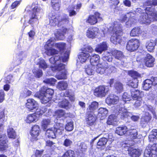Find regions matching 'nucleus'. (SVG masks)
Returning a JSON list of instances; mask_svg holds the SVG:
<instances>
[{"mask_svg":"<svg viewBox=\"0 0 157 157\" xmlns=\"http://www.w3.org/2000/svg\"><path fill=\"white\" fill-rule=\"evenodd\" d=\"M70 51L67 50L62 55L61 58L58 56H56L51 57L49 59L50 62L53 64H55L54 67L51 66V68L53 71H56V69L60 70L64 68V64L61 63V60L63 62L67 61L69 59Z\"/></svg>","mask_w":157,"mask_h":157,"instance_id":"1","label":"nucleus"},{"mask_svg":"<svg viewBox=\"0 0 157 157\" xmlns=\"http://www.w3.org/2000/svg\"><path fill=\"white\" fill-rule=\"evenodd\" d=\"M108 33H113L110 39V41L113 44H117L121 42V36L119 34L122 32L121 25L117 22H114L113 25L107 29Z\"/></svg>","mask_w":157,"mask_h":157,"instance_id":"2","label":"nucleus"},{"mask_svg":"<svg viewBox=\"0 0 157 157\" xmlns=\"http://www.w3.org/2000/svg\"><path fill=\"white\" fill-rule=\"evenodd\" d=\"M150 9L149 7L146 8V13H143L140 17L139 21L140 23L148 25L151 22L157 21V12L151 13L152 10L150 11Z\"/></svg>","mask_w":157,"mask_h":157,"instance_id":"3","label":"nucleus"},{"mask_svg":"<svg viewBox=\"0 0 157 157\" xmlns=\"http://www.w3.org/2000/svg\"><path fill=\"white\" fill-rule=\"evenodd\" d=\"M53 94L54 90L52 89H46V87H43L40 92L35 94V96L40 99L43 104H46L51 100Z\"/></svg>","mask_w":157,"mask_h":157,"instance_id":"4","label":"nucleus"},{"mask_svg":"<svg viewBox=\"0 0 157 157\" xmlns=\"http://www.w3.org/2000/svg\"><path fill=\"white\" fill-rule=\"evenodd\" d=\"M64 126L62 123H57L53 127L48 129L46 131V135L48 138H55L56 135L61 134L64 131Z\"/></svg>","mask_w":157,"mask_h":157,"instance_id":"5","label":"nucleus"},{"mask_svg":"<svg viewBox=\"0 0 157 157\" xmlns=\"http://www.w3.org/2000/svg\"><path fill=\"white\" fill-rule=\"evenodd\" d=\"M118 113V117H120L122 119L124 118H131L133 121H136L138 120L140 118L138 116L132 115L131 113L128 112L124 107L120 108L119 109Z\"/></svg>","mask_w":157,"mask_h":157,"instance_id":"6","label":"nucleus"},{"mask_svg":"<svg viewBox=\"0 0 157 157\" xmlns=\"http://www.w3.org/2000/svg\"><path fill=\"white\" fill-rule=\"evenodd\" d=\"M54 40L51 38L47 41L45 45V53L48 56H52L58 54V51L53 48L54 46Z\"/></svg>","mask_w":157,"mask_h":157,"instance_id":"7","label":"nucleus"},{"mask_svg":"<svg viewBox=\"0 0 157 157\" xmlns=\"http://www.w3.org/2000/svg\"><path fill=\"white\" fill-rule=\"evenodd\" d=\"M96 66V72L101 75L104 74L109 68V73L112 72L115 69L113 67L109 66L108 63L105 62L98 63Z\"/></svg>","mask_w":157,"mask_h":157,"instance_id":"8","label":"nucleus"},{"mask_svg":"<svg viewBox=\"0 0 157 157\" xmlns=\"http://www.w3.org/2000/svg\"><path fill=\"white\" fill-rule=\"evenodd\" d=\"M145 157H157V144H149L145 150Z\"/></svg>","mask_w":157,"mask_h":157,"instance_id":"9","label":"nucleus"},{"mask_svg":"<svg viewBox=\"0 0 157 157\" xmlns=\"http://www.w3.org/2000/svg\"><path fill=\"white\" fill-rule=\"evenodd\" d=\"M136 60L138 62H143L146 66L151 67L154 65L155 59L151 55L147 54L144 59L142 58V55H141L140 57H137Z\"/></svg>","mask_w":157,"mask_h":157,"instance_id":"10","label":"nucleus"},{"mask_svg":"<svg viewBox=\"0 0 157 157\" xmlns=\"http://www.w3.org/2000/svg\"><path fill=\"white\" fill-rule=\"evenodd\" d=\"M109 91L108 87L105 86H100L94 90V95L97 97L102 98L105 97Z\"/></svg>","mask_w":157,"mask_h":157,"instance_id":"11","label":"nucleus"},{"mask_svg":"<svg viewBox=\"0 0 157 157\" xmlns=\"http://www.w3.org/2000/svg\"><path fill=\"white\" fill-rule=\"evenodd\" d=\"M139 46V40L136 39H133L128 41L126 47L128 51L132 52L137 49Z\"/></svg>","mask_w":157,"mask_h":157,"instance_id":"12","label":"nucleus"},{"mask_svg":"<svg viewBox=\"0 0 157 157\" xmlns=\"http://www.w3.org/2000/svg\"><path fill=\"white\" fill-rule=\"evenodd\" d=\"M114 83V88L115 91L117 93H120L123 90V86L120 81L114 80L113 79H110L109 82L110 87H112Z\"/></svg>","mask_w":157,"mask_h":157,"instance_id":"13","label":"nucleus"},{"mask_svg":"<svg viewBox=\"0 0 157 157\" xmlns=\"http://www.w3.org/2000/svg\"><path fill=\"white\" fill-rule=\"evenodd\" d=\"M56 102H59V107L65 109H69L70 106V103L68 100L64 98V97H57Z\"/></svg>","mask_w":157,"mask_h":157,"instance_id":"14","label":"nucleus"},{"mask_svg":"<svg viewBox=\"0 0 157 157\" xmlns=\"http://www.w3.org/2000/svg\"><path fill=\"white\" fill-rule=\"evenodd\" d=\"M101 20L102 18L100 17V14L98 12H96L94 15L89 16L86 21L91 25H94L98 21H100Z\"/></svg>","mask_w":157,"mask_h":157,"instance_id":"15","label":"nucleus"},{"mask_svg":"<svg viewBox=\"0 0 157 157\" xmlns=\"http://www.w3.org/2000/svg\"><path fill=\"white\" fill-rule=\"evenodd\" d=\"M40 132V129L38 125H35L32 127L30 132L31 136L30 139L32 141H36L37 140V137Z\"/></svg>","mask_w":157,"mask_h":157,"instance_id":"16","label":"nucleus"},{"mask_svg":"<svg viewBox=\"0 0 157 157\" xmlns=\"http://www.w3.org/2000/svg\"><path fill=\"white\" fill-rule=\"evenodd\" d=\"M99 33V30L97 27H91L88 28L86 35L89 38L94 39Z\"/></svg>","mask_w":157,"mask_h":157,"instance_id":"17","label":"nucleus"},{"mask_svg":"<svg viewBox=\"0 0 157 157\" xmlns=\"http://www.w3.org/2000/svg\"><path fill=\"white\" fill-rule=\"evenodd\" d=\"M26 103V106L30 111L36 109L38 108V105L37 102L32 98L28 99Z\"/></svg>","mask_w":157,"mask_h":157,"instance_id":"18","label":"nucleus"},{"mask_svg":"<svg viewBox=\"0 0 157 157\" xmlns=\"http://www.w3.org/2000/svg\"><path fill=\"white\" fill-rule=\"evenodd\" d=\"M7 137L6 135H3V136L0 137V151H6L8 150L9 147L7 144Z\"/></svg>","mask_w":157,"mask_h":157,"instance_id":"19","label":"nucleus"},{"mask_svg":"<svg viewBox=\"0 0 157 157\" xmlns=\"http://www.w3.org/2000/svg\"><path fill=\"white\" fill-rule=\"evenodd\" d=\"M108 47L107 43L106 42H103L96 45L95 50L96 52L101 54L103 51L107 50Z\"/></svg>","mask_w":157,"mask_h":157,"instance_id":"20","label":"nucleus"},{"mask_svg":"<svg viewBox=\"0 0 157 157\" xmlns=\"http://www.w3.org/2000/svg\"><path fill=\"white\" fill-rule=\"evenodd\" d=\"M131 95L132 98L134 100L137 99H140L143 94V92L138 89L132 88L130 90Z\"/></svg>","mask_w":157,"mask_h":157,"instance_id":"21","label":"nucleus"},{"mask_svg":"<svg viewBox=\"0 0 157 157\" xmlns=\"http://www.w3.org/2000/svg\"><path fill=\"white\" fill-rule=\"evenodd\" d=\"M108 135V137L107 138L103 137L100 138L99 140L97 145V148L98 149H103L105 148L108 139L110 138L109 137V134Z\"/></svg>","mask_w":157,"mask_h":157,"instance_id":"22","label":"nucleus"},{"mask_svg":"<svg viewBox=\"0 0 157 157\" xmlns=\"http://www.w3.org/2000/svg\"><path fill=\"white\" fill-rule=\"evenodd\" d=\"M119 101V98L113 94H111L106 99V102L108 105L116 104Z\"/></svg>","mask_w":157,"mask_h":157,"instance_id":"23","label":"nucleus"},{"mask_svg":"<svg viewBox=\"0 0 157 157\" xmlns=\"http://www.w3.org/2000/svg\"><path fill=\"white\" fill-rule=\"evenodd\" d=\"M86 119V123L90 126H92L94 124L96 120V117L93 113L88 112L87 116Z\"/></svg>","mask_w":157,"mask_h":157,"instance_id":"24","label":"nucleus"},{"mask_svg":"<svg viewBox=\"0 0 157 157\" xmlns=\"http://www.w3.org/2000/svg\"><path fill=\"white\" fill-rule=\"evenodd\" d=\"M112 55L117 59L124 63V59H125L123 53L120 51L115 50L112 51Z\"/></svg>","mask_w":157,"mask_h":157,"instance_id":"25","label":"nucleus"},{"mask_svg":"<svg viewBox=\"0 0 157 157\" xmlns=\"http://www.w3.org/2000/svg\"><path fill=\"white\" fill-rule=\"evenodd\" d=\"M39 116L36 112L28 115L26 118L25 121L28 123H30L36 122L38 120Z\"/></svg>","mask_w":157,"mask_h":157,"instance_id":"26","label":"nucleus"},{"mask_svg":"<svg viewBox=\"0 0 157 157\" xmlns=\"http://www.w3.org/2000/svg\"><path fill=\"white\" fill-rule=\"evenodd\" d=\"M67 29L63 27L62 29L57 30L56 32L55 33V35L56 38L60 40H62L64 39V35L67 31Z\"/></svg>","mask_w":157,"mask_h":157,"instance_id":"27","label":"nucleus"},{"mask_svg":"<svg viewBox=\"0 0 157 157\" xmlns=\"http://www.w3.org/2000/svg\"><path fill=\"white\" fill-rule=\"evenodd\" d=\"M54 116L56 117L57 118H60L63 117H71V116L70 113H66L63 109H59L55 111Z\"/></svg>","mask_w":157,"mask_h":157,"instance_id":"28","label":"nucleus"},{"mask_svg":"<svg viewBox=\"0 0 157 157\" xmlns=\"http://www.w3.org/2000/svg\"><path fill=\"white\" fill-rule=\"evenodd\" d=\"M34 61L35 63L38 65L40 68L45 70L48 67V65L43 59L36 58Z\"/></svg>","mask_w":157,"mask_h":157,"instance_id":"29","label":"nucleus"},{"mask_svg":"<svg viewBox=\"0 0 157 157\" xmlns=\"http://www.w3.org/2000/svg\"><path fill=\"white\" fill-rule=\"evenodd\" d=\"M127 135L128 136L131 140L138 138V131L137 130L134 128H131L128 130Z\"/></svg>","mask_w":157,"mask_h":157,"instance_id":"30","label":"nucleus"},{"mask_svg":"<svg viewBox=\"0 0 157 157\" xmlns=\"http://www.w3.org/2000/svg\"><path fill=\"white\" fill-rule=\"evenodd\" d=\"M65 65L64 68L60 70L56 69V71H60L59 73L56 75V78L58 79H65L67 78V71L65 70Z\"/></svg>","mask_w":157,"mask_h":157,"instance_id":"31","label":"nucleus"},{"mask_svg":"<svg viewBox=\"0 0 157 157\" xmlns=\"http://www.w3.org/2000/svg\"><path fill=\"white\" fill-rule=\"evenodd\" d=\"M144 5L145 6H151V7H149L151 8L150 11L152 10L151 13L157 12L154 11V6L157 5V0H147L144 2Z\"/></svg>","mask_w":157,"mask_h":157,"instance_id":"32","label":"nucleus"},{"mask_svg":"<svg viewBox=\"0 0 157 157\" xmlns=\"http://www.w3.org/2000/svg\"><path fill=\"white\" fill-rule=\"evenodd\" d=\"M90 56L88 52H81L79 53L78 58L80 62L81 63H83L86 61Z\"/></svg>","mask_w":157,"mask_h":157,"instance_id":"33","label":"nucleus"},{"mask_svg":"<svg viewBox=\"0 0 157 157\" xmlns=\"http://www.w3.org/2000/svg\"><path fill=\"white\" fill-rule=\"evenodd\" d=\"M49 15L50 25L53 26H55L57 24L59 26V19H60V17H57L55 16Z\"/></svg>","mask_w":157,"mask_h":157,"instance_id":"34","label":"nucleus"},{"mask_svg":"<svg viewBox=\"0 0 157 157\" xmlns=\"http://www.w3.org/2000/svg\"><path fill=\"white\" fill-rule=\"evenodd\" d=\"M108 113V110L106 109L100 108L98 109V116L102 120L107 116Z\"/></svg>","mask_w":157,"mask_h":157,"instance_id":"35","label":"nucleus"},{"mask_svg":"<svg viewBox=\"0 0 157 157\" xmlns=\"http://www.w3.org/2000/svg\"><path fill=\"white\" fill-rule=\"evenodd\" d=\"M100 58L98 54H94L91 55L90 59V64L95 66L99 62Z\"/></svg>","mask_w":157,"mask_h":157,"instance_id":"36","label":"nucleus"},{"mask_svg":"<svg viewBox=\"0 0 157 157\" xmlns=\"http://www.w3.org/2000/svg\"><path fill=\"white\" fill-rule=\"evenodd\" d=\"M151 116L148 112L145 113L144 116L141 118V124L143 126L144 124H147L151 119Z\"/></svg>","mask_w":157,"mask_h":157,"instance_id":"37","label":"nucleus"},{"mask_svg":"<svg viewBox=\"0 0 157 157\" xmlns=\"http://www.w3.org/2000/svg\"><path fill=\"white\" fill-rule=\"evenodd\" d=\"M128 128L126 126L119 127L116 128L115 132L120 136L123 135L125 134H127Z\"/></svg>","mask_w":157,"mask_h":157,"instance_id":"38","label":"nucleus"},{"mask_svg":"<svg viewBox=\"0 0 157 157\" xmlns=\"http://www.w3.org/2000/svg\"><path fill=\"white\" fill-rule=\"evenodd\" d=\"M118 121L117 117L114 114L110 115L107 121V123L109 125H116Z\"/></svg>","mask_w":157,"mask_h":157,"instance_id":"39","label":"nucleus"},{"mask_svg":"<svg viewBox=\"0 0 157 157\" xmlns=\"http://www.w3.org/2000/svg\"><path fill=\"white\" fill-rule=\"evenodd\" d=\"M17 61L18 62V64H19L21 63V61L25 59L27 56V54L26 52L21 51L19 52L17 54Z\"/></svg>","mask_w":157,"mask_h":157,"instance_id":"40","label":"nucleus"},{"mask_svg":"<svg viewBox=\"0 0 157 157\" xmlns=\"http://www.w3.org/2000/svg\"><path fill=\"white\" fill-rule=\"evenodd\" d=\"M128 153L132 157H138L141 154V151L139 149L131 148Z\"/></svg>","mask_w":157,"mask_h":157,"instance_id":"41","label":"nucleus"},{"mask_svg":"<svg viewBox=\"0 0 157 157\" xmlns=\"http://www.w3.org/2000/svg\"><path fill=\"white\" fill-rule=\"evenodd\" d=\"M33 10V14H36L40 17V15L42 13L43 10L39 7L38 8L37 5L33 4L31 6Z\"/></svg>","mask_w":157,"mask_h":157,"instance_id":"42","label":"nucleus"},{"mask_svg":"<svg viewBox=\"0 0 157 157\" xmlns=\"http://www.w3.org/2000/svg\"><path fill=\"white\" fill-rule=\"evenodd\" d=\"M156 44L155 42L153 40H151L148 41L146 44L147 50L150 52H152L155 49Z\"/></svg>","mask_w":157,"mask_h":157,"instance_id":"43","label":"nucleus"},{"mask_svg":"<svg viewBox=\"0 0 157 157\" xmlns=\"http://www.w3.org/2000/svg\"><path fill=\"white\" fill-rule=\"evenodd\" d=\"M98 103L96 101H93L90 105H89L87 109L88 112L93 113V111L97 109L98 107Z\"/></svg>","mask_w":157,"mask_h":157,"instance_id":"44","label":"nucleus"},{"mask_svg":"<svg viewBox=\"0 0 157 157\" xmlns=\"http://www.w3.org/2000/svg\"><path fill=\"white\" fill-rule=\"evenodd\" d=\"M141 30L139 27H135L131 30L130 35L132 36H138L141 34Z\"/></svg>","mask_w":157,"mask_h":157,"instance_id":"45","label":"nucleus"},{"mask_svg":"<svg viewBox=\"0 0 157 157\" xmlns=\"http://www.w3.org/2000/svg\"><path fill=\"white\" fill-rule=\"evenodd\" d=\"M135 16V14L132 12H129L127 14H123L121 15L119 18V20L121 22H123L125 21L127 18L133 17Z\"/></svg>","mask_w":157,"mask_h":157,"instance_id":"46","label":"nucleus"},{"mask_svg":"<svg viewBox=\"0 0 157 157\" xmlns=\"http://www.w3.org/2000/svg\"><path fill=\"white\" fill-rule=\"evenodd\" d=\"M40 18L37 15L32 14L29 21V23L32 25H36L39 23L38 19Z\"/></svg>","mask_w":157,"mask_h":157,"instance_id":"47","label":"nucleus"},{"mask_svg":"<svg viewBox=\"0 0 157 157\" xmlns=\"http://www.w3.org/2000/svg\"><path fill=\"white\" fill-rule=\"evenodd\" d=\"M67 83L64 81H60L57 86V87L60 90H66L68 87Z\"/></svg>","mask_w":157,"mask_h":157,"instance_id":"48","label":"nucleus"},{"mask_svg":"<svg viewBox=\"0 0 157 157\" xmlns=\"http://www.w3.org/2000/svg\"><path fill=\"white\" fill-rule=\"evenodd\" d=\"M95 72V66L89 65L86 69V72L88 75H93Z\"/></svg>","mask_w":157,"mask_h":157,"instance_id":"49","label":"nucleus"},{"mask_svg":"<svg viewBox=\"0 0 157 157\" xmlns=\"http://www.w3.org/2000/svg\"><path fill=\"white\" fill-rule=\"evenodd\" d=\"M45 148L52 151L55 150L56 148V147L55 143H53L50 140H47L46 142Z\"/></svg>","mask_w":157,"mask_h":157,"instance_id":"50","label":"nucleus"},{"mask_svg":"<svg viewBox=\"0 0 157 157\" xmlns=\"http://www.w3.org/2000/svg\"><path fill=\"white\" fill-rule=\"evenodd\" d=\"M111 54L112 53L109 52H105L103 55L102 59L105 62L107 61L109 62H110L112 61L113 58Z\"/></svg>","mask_w":157,"mask_h":157,"instance_id":"51","label":"nucleus"},{"mask_svg":"<svg viewBox=\"0 0 157 157\" xmlns=\"http://www.w3.org/2000/svg\"><path fill=\"white\" fill-rule=\"evenodd\" d=\"M8 136L9 138L15 139L16 136L15 132L13 128L9 127L7 130Z\"/></svg>","mask_w":157,"mask_h":157,"instance_id":"52","label":"nucleus"},{"mask_svg":"<svg viewBox=\"0 0 157 157\" xmlns=\"http://www.w3.org/2000/svg\"><path fill=\"white\" fill-rule=\"evenodd\" d=\"M152 85V82L151 79H146L144 82L143 88L145 90H148Z\"/></svg>","mask_w":157,"mask_h":157,"instance_id":"53","label":"nucleus"},{"mask_svg":"<svg viewBox=\"0 0 157 157\" xmlns=\"http://www.w3.org/2000/svg\"><path fill=\"white\" fill-rule=\"evenodd\" d=\"M136 22V20L134 16L128 18V21L126 22V25L127 27H130L135 25Z\"/></svg>","mask_w":157,"mask_h":157,"instance_id":"54","label":"nucleus"},{"mask_svg":"<svg viewBox=\"0 0 157 157\" xmlns=\"http://www.w3.org/2000/svg\"><path fill=\"white\" fill-rule=\"evenodd\" d=\"M69 22L68 16L66 15H64L63 17L61 18L60 20H59V26L62 24H67Z\"/></svg>","mask_w":157,"mask_h":157,"instance_id":"55","label":"nucleus"},{"mask_svg":"<svg viewBox=\"0 0 157 157\" xmlns=\"http://www.w3.org/2000/svg\"><path fill=\"white\" fill-rule=\"evenodd\" d=\"M148 99L153 104L157 105V94L154 92L150 93L148 96Z\"/></svg>","mask_w":157,"mask_h":157,"instance_id":"56","label":"nucleus"},{"mask_svg":"<svg viewBox=\"0 0 157 157\" xmlns=\"http://www.w3.org/2000/svg\"><path fill=\"white\" fill-rule=\"evenodd\" d=\"M53 121H52L49 119H44L41 122L42 127L44 129H46L48 126L49 125L52 124Z\"/></svg>","mask_w":157,"mask_h":157,"instance_id":"57","label":"nucleus"},{"mask_svg":"<svg viewBox=\"0 0 157 157\" xmlns=\"http://www.w3.org/2000/svg\"><path fill=\"white\" fill-rule=\"evenodd\" d=\"M128 75L133 78V79H137L138 78L140 77V75L137 72L133 71H129L128 72Z\"/></svg>","mask_w":157,"mask_h":157,"instance_id":"58","label":"nucleus"},{"mask_svg":"<svg viewBox=\"0 0 157 157\" xmlns=\"http://www.w3.org/2000/svg\"><path fill=\"white\" fill-rule=\"evenodd\" d=\"M87 145L86 144L84 143H81L78 148L79 152L80 153H83L85 152L87 150Z\"/></svg>","mask_w":157,"mask_h":157,"instance_id":"59","label":"nucleus"},{"mask_svg":"<svg viewBox=\"0 0 157 157\" xmlns=\"http://www.w3.org/2000/svg\"><path fill=\"white\" fill-rule=\"evenodd\" d=\"M66 130L68 131H71L73 129V122L70 120L68 121L65 127Z\"/></svg>","mask_w":157,"mask_h":157,"instance_id":"60","label":"nucleus"},{"mask_svg":"<svg viewBox=\"0 0 157 157\" xmlns=\"http://www.w3.org/2000/svg\"><path fill=\"white\" fill-rule=\"evenodd\" d=\"M138 81L137 79H134L130 81L128 83V86H131L132 88H136L138 85Z\"/></svg>","mask_w":157,"mask_h":157,"instance_id":"61","label":"nucleus"},{"mask_svg":"<svg viewBox=\"0 0 157 157\" xmlns=\"http://www.w3.org/2000/svg\"><path fill=\"white\" fill-rule=\"evenodd\" d=\"M32 71L35 76L37 78H40L42 76V71L39 69H34Z\"/></svg>","mask_w":157,"mask_h":157,"instance_id":"62","label":"nucleus"},{"mask_svg":"<svg viewBox=\"0 0 157 157\" xmlns=\"http://www.w3.org/2000/svg\"><path fill=\"white\" fill-rule=\"evenodd\" d=\"M54 46L58 49L60 51L64 50L66 47V44L64 43L60 42L54 44Z\"/></svg>","mask_w":157,"mask_h":157,"instance_id":"63","label":"nucleus"},{"mask_svg":"<svg viewBox=\"0 0 157 157\" xmlns=\"http://www.w3.org/2000/svg\"><path fill=\"white\" fill-rule=\"evenodd\" d=\"M62 157H75L74 152L71 150H68L62 155Z\"/></svg>","mask_w":157,"mask_h":157,"instance_id":"64","label":"nucleus"}]
</instances>
